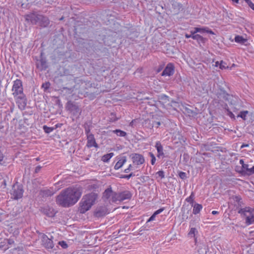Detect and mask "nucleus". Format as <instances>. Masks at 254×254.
I'll list each match as a JSON object with an SVG mask.
<instances>
[{
    "mask_svg": "<svg viewBox=\"0 0 254 254\" xmlns=\"http://www.w3.org/2000/svg\"><path fill=\"white\" fill-rule=\"evenodd\" d=\"M81 190L79 188H68L63 190L56 197L57 204L68 207L77 202L81 195Z\"/></svg>",
    "mask_w": 254,
    "mask_h": 254,
    "instance_id": "f257e3e1",
    "label": "nucleus"
},
{
    "mask_svg": "<svg viewBox=\"0 0 254 254\" xmlns=\"http://www.w3.org/2000/svg\"><path fill=\"white\" fill-rule=\"evenodd\" d=\"M97 197L98 195L93 192L83 196L79 203L78 211L82 214L85 213L86 211L89 210L95 203Z\"/></svg>",
    "mask_w": 254,
    "mask_h": 254,
    "instance_id": "f03ea898",
    "label": "nucleus"
},
{
    "mask_svg": "<svg viewBox=\"0 0 254 254\" xmlns=\"http://www.w3.org/2000/svg\"><path fill=\"white\" fill-rule=\"evenodd\" d=\"M243 217L245 218V223L249 226L254 223V209L249 207L241 208L238 211Z\"/></svg>",
    "mask_w": 254,
    "mask_h": 254,
    "instance_id": "7ed1b4c3",
    "label": "nucleus"
},
{
    "mask_svg": "<svg viewBox=\"0 0 254 254\" xmlns=\"http://www.w3.org/2000/svg\"><path fill=\"white\" fill-rule=\"evenodd\" d=\"M23 192L24 190L22 185L19 184L18 182H16L13 185L12 189L10 190L11 198L18 200L22 198Z\"/></svg>",
    "mask_w": 254,
    "mask_h": 254,
    "instance_id": "20e7f679",
    "label": "nucleus"
},
{
    "mask_svg": "<svg viewBox=\"0 0 254 254\" xmlns=\"http://www.w3.org/2000/svg\"><path fill=\"white\" fill-rule=\"evenodd\" d=\"M26 19L28 20H30L32 23L35 24H36L41 21L44 22V26H46L49 24V20L48 18L41 15L32 13L28 15Z\"/></svg>",
    "mask_w": 254,
    "mask_h": 254,
    "instance_id": "39448f33",
    "label": "nucleus"
},
{
    "mask_svg": "<svg viewBox=\"0 0 254 254\" xmlns=\"http://www.w3.org/2000/svg\"><path fill=\"white\" fill-rule=\"evenodd\" d=\"M66 107L73 116L76 118H79L81 113V110L79 106L73 104L71 101H68L67 103Z\"/></svg>",
    "mask_w": 254,
    "mask_h": 254,
    "instance_id": "423d86ee",
    "label": "nucleus"
},
{
    "mask_svg": "<svg viewBox=\"0 0 254 254\" xmlns=\"http://www.w3.org/2000/svg\"><path fill=\"white\" fill-rule=\"evenodd\" d=\"M12 90L13 91V95L14 97L21 94H23L22 81L17 79L14 81Z\"/></svg>",
    "mask_w": 254,
    "mask_h": 254,
    "instance_id": "0eeeda50",
    "label": "nucleus"
},
{
    "mask_svg": "<svg viewBox=\"0 0 254 254\" xmlns=\"http://www.w3.org/2000/svg\"><path fill=\"white\" fill-rule=\"evenodd\" d=\"M131 158L132 163L136 166L142 165L145 162V159L144 156L138 153H132L129 156Z\"/></svg>",
    "mask_w": 254,
    "mask_h": 254,
    "instance_id": "6e6552de",
    "label": "nucleus"
},
{
    "mask_svg": "<svg viewBox=\"0 0 254 254\" xmlns=\"http://www.w3.org/2000/svg\"><path fill=\"white\" fill-rule=\"evenodd\" d=\"M53 237L49 238L46 235L43 234L41 238L42 245L47 249H52L54 248V245L53 241Z\"/></svg>",
    "mask_w": 254,
    "mask_h": 254,
    "instance_id": "1a4fd4ad",
    "label": "nucleus"
},
{
    "mask_svg": "<svg viewBox=\"0 0 254 254\" xmlns=\"http://www.w3.org/2000/svg\"><path fill=\"white\" fill-rule=\"evenodd\" d=\"M40 210L43 214L49 217H54L57 213V211H56L53 207L49 205L42 207Z\"/></svg>",
    "mask_w": 254,
    "mask_h": 254,
    "instance_id": "9d476101",
    "label": "nucleus"
},
{
    "mask_svg": "<svg viewBox=\"0 0 254 254\" xmlns=\"http://www.w3.org/2000/svg\"><path fill=\"white\" fill-rule=\"evenodd\" d=\"M216 95L220 99H223L225 101H230L232 96L227 93L226 91L222 88L217 93Z\"/></svg>",
    "mask_w": 254,
    "mask_h": 254,
    "instance_id": "9b49d317",
    "label": "nucleus"
},
{
    "mask_svg": "<svg viewBox=\"0 0 254 254\" xmlns=\"http://www.w3.org/2000/svg\"><path fill=\"white\" fill-rule=\"evenodd\" d=\"M15 97H16V103L18 104V106L21 107V109H24L27 104L25 95L24 94H21Z\"/></svg>",
    "mask_w": 254,
    "mask_h": 254,
    "instance_id": "f8f14e48",
    "label": "nucleus"
},
{
    "mask_svg": "<svg viewBox=\"0 0 254 254\" xmlns=\"http://www.w3.org/2000/svg\"><path fill=\"white\" fill-rule=\"evenodd\" d=\"M174 73V66L173 64L169 63L162 72V76H171Z\"/></svg>",
    "mask_w": 254,
    "mask_h": 254,
    "instance_id": "ddd939ff",
    "label": "nucleus"
},
{
    "mask_svg": "<svg viewBox=\"0 0 254 254\" xmlns=\"http://www.w3.org/2000/svg\"><path fill=\"white\" fill-rule=\"evenodd\" d=\"M108 213V209L105 206L98 207L94 212V216L99 218L105 216Z\"/></svg>",
    "mask_w": 254,
    "mask_h": 254,
    "instance_id": "4468645a",
    "label": "nucleus"
},
{
    "mask_svg": "<svg viewBox=\"0 0 254 254\" xmlns=\"http://www.w3.org/2000/svg\"><path fill=\"white\" fill-rule=\"evenodd\" d=\"M87 144L86 146L88 148L91 147H95V148L98 147V145L95 141V139L93 134H89L87 136Z\"/></svg>",
    "mask_w": 254,
    "mask_h": 254,
    "instance_id": "2eb2a0df",
    "label": "nucleus"
},
{
    "mask_svg": "<svg viewBox=\"0 0 254 254\" xmlns=\"http://www.w3.org/2000/svg\"><path fill=\"white\" fill-rule=\"evenodd\" d=\"M55 193L53 188L42 189L39 192V194L43 197H47L52 196Z\"/></svg>",
    "mask_w": 254,
    "mask_h": 254,
    "instance_id": "dca6fc26",
    "label": "nucleus"
},
{
    "mask_svg": "<svg viewBox=\"0 0 254 254\" xmlns=\"http://www.w3.org/2000/svg\"><path fill=\"white\" fill-rule=\"evenodd\" d=\"M118 198L120 201H123L126 199H130L132 196L131 193L128 190H125L119 193Z\"/></svg>",
    "mask_w": 254,
    "mask_h": 254,
    "instance_id": "f3484780",
    "label": "nucleus"
},
{
    "mask_svg": "<svg viewBox=\"0 0 254 254\" xmlns=\"http://www.w3.org/2000/svg\"><path fill=\"white\" fill-rule=\"evenodd\" d=\"M155 147L157 151V157L159 158L164 157V153L163 146L160 141H157L155 143Z\"/></svg>",
    "mask_w": 254,
    "mask_h": 254,
    "instance_id": "a211bd4d",
    "label": "nucleus"
},
{
    "mask_svg": "<svg viewBox=\"0 0 254 254\" xmlns=\"http://www.w3.org/2000/svg\"><path fill=\"white\" fill-rule=\"evenodd\" d=\"M197 253L198 254H207L208 251V246L204 243L198 244Z\"/></svg>",
    "mask_w": 254,
    "mask_h": 254,
    "instance_id": "6ab92c4d",
    "label": "nucleus"
},
{
    "mask_svg": "<svg viewBox=\"0 0 254 254\" xmlns=\"http://www.w3.org/2000/svg\"><path fill=\"white\" fill-rule=\"evenodd\" d=\"M37 67L41 70H45L48 67L46 61L45 59L41 58L37 63Z\"/></svg>",
    "mask_w": 254,
    "mask_h": 254,
    "instance_id": "aec40b11",
    "label": "nucleus"
},
{
    "mask_svg": "<svg viewBox=\"0 0 254 254\" xmlns=\"http://www.w3.org/2000/svg\"><path fill=\"white\" fill-rule=\"evenodd\" d=\"M193 39L196 40L200 46H201V44L204 45L207 41V38H204L201 35L197 34H194V36H193Z\"/></svg>",
    "mask_w": 254,
    "mask_h": 254,
    "instance_id": "412c9836",
    "label": "nucleus"
},
{
    "mask_svg": "<svg viewBox=\"0 0 254 254\" xmlns=\"http://www.w3.org/2000/svg\"><path fill=\"white\" fill-rule=\"evenodd\" d=\"M127 161V157L126 156L122 157L115 164L114 169L118 170L121 168Z\"/></svg>",
    "mask_w": 254,
    "mask_h": 254,
    "instance_id": "4be33fe9",
    "label": "nucleus"
},
{
    "mask_svg": "<svg viewBox=\"0 0 254 254\" xmlns=\"http://www.w3.org/2000/svg\"><path fill=\"white\" fill-rule=\"evenodd\" d=\"M182 218L183 219H188L189 218L188 215L190 213V209H189L188 207L186 208L183 207L182 208Z\"/></svg>",
    "mask_w": 254,
    "mask_h": 254,
    "instance_id": "5701e85b",
    "label": "nucleus"
},
{
    "mask_svg": "<svg viewBox=\"0 0 254 254\" xmlns=\"http://www.w3.org/2000/svg\"><path fill=\"white\" fill-rule=\"evenodd\" d=\"M113 191L112 190V188H108L106 189L103 193V196L106 199H109L111 198L113 194Z\"/></svg>",
    "mask_w": 254,
    "mask_h": 254,
    "instance_id": "b1692460",
    "label": "nucleus"
},
{
    "mask_svg": "<svg viewBox=\"0 0 254 254\" xmlns=\"http://www.w3.org/2000/svg\"><path fill=\"white\" fill-rule=\"evenodd\" d=\"M202 208V206L201 204L195 203L193 206V213L194 214H197L199 213L200 210Z\"/></svg>",
    "mask_w": 254,
    "mask_h": 254,
    "instance_id": "393cba45",
    "label": "nucleus"
},
{
    "mask_svg": "<svg viewBox=\"0 0 254 254\" xmlns=\"http://www.w3.org/2000/svg\"><path fill=\"white\" fill-rule=\"evenodd\" d=\"M113 132L116 134L117 136L121 137H125L127 135L126 132L119 129L113 130Z\"/></svg>",
    "mask_w": 254,
    "mask_h": 254,
    "instance_id": "a878e982",
    "label": "nucleus"
},
{
    "mask_svg": "<svg viewBox=\"0 0 254 254\" xmlns=\"http://www.w3.org/2000/svg\"><path fill=\"white\" fill-rule=\"evenodd\" d=\"M113 153H110L103 156L102 160L104 162H107L113 156Z\"/></svg>",
    "mask_w": 254,
    "mask_h": 254,
    "instance_id": "bb28decb",
    "label": "nucleus"
},
{
    "mask_svg": "<svg viewBox=\"0 0 254 254\" xmlns=\"http://www.w3.org/2000/svg\"><path fill=\"white\" fill-rule=\"evenodd\" d=\"M235 41L238 43L244 44L247 41V40L244 39L242 36L237 35L235 38Z\"/></svg>",
    "mask_w": 254,
    "mask_h": 254,
    "instance_id": "cd10ccee",
    "label": "nucleus"
},
{
    "mask_svg": "<svg viewBox=\"0 0 254 254\" xmlns=\"http://www.w3.org/2000/svg\"><path fill=\"white\" fill-rule=\"evenodd\" d=\"M249 169V165L245 164L243 166H242L241 170L239 171V172L243 175H246V174Z\"/></svg>",
    "mask_w": 254,
    "mask_h": 254,
    "instance_id": "c85d7f7f",
    "label": "nucleus"
},
{
    "mask_svg": "<svg viewBox=\"0 0 254 254\" xmlns=\"http://www.w3.org/2000/svg\"><path fill=\"white\" fill-rule=\"evenodd\" d=\"M118 195H119V193L113 192L110 200H111L113 202H116L118 201H120V199L118 198Z\"/></svg>",
    "mask_w": 254,
    "mask_h": 254,
    "instance_id": "c756f323",
    "label": "nucleus"
},
{
    "mask_svg": "<svg viewBox=\"0 0 254 254\" xmlns=\"http://www.w3.org/2000/svg\"><path fill=\"white\" fill-rule=\"evenodd\" d=\"M207 27H202V28H199V27H195L194 28L193 32L194 34H196L198 32L199 33H206V29Z\"/></svg>",
    "mask_w": 254,
    "mask_h": 254,
    "instance_id": "7c9ffc66",
    "label": "nucleus"
},
{
    "mask_svg": "<svg viewBox=\"0 0 254 254\" xmlns=\"http://www.w3.org/2000/svg\"><path fill=\"white\" fill-rule=\"evenodd\" d=\"M249 113V112L248 111H243L240 112V113L238 115L237 117H240L243 120H246V116Z\"/></svg>",
    "mask_w": 254,
    "mask_h": 254,
    "instance_id": "2f4dec72",
    "label": "nucleus"
},
{
    "mask_svg": "<svg viewBox=\"0 0 254 254\" xmlns=\"http://www.w3.org/2000/svg\"><path fill=\"white\" fill-rule=\"evenodd\" d=\"M43 128L44 131L47 133H49L52 132L55 129L54 127H48L47 126H44Z\"/></svg>",
    "mask_w": 254,
    "mask_h": 254,
    "instance_id": "473e14b6",
    "label": "nucleus"
},
{
    "mask_svg": "<svg viewBox=\"0 0 254 254\" xmlns=\"http://www.w3.org/2000/svg\"><path fill=\"white\" fill-rule=\"evenodd\" d=\"M194 195L193 192H191L190 195L189 197H188V198H187L186 200L187 202L190 203V204H192L193 203V201H194Z\"/></svg>",
    "mask_w": 254,
    "mask_h": 254,
    "instance_id": "72a5a7b5",
    "label": "nucleus"
},
{
    "mask_svg": "<svg viewBox=\"0 0 254 254\" xmlns=\"http://www.w3.org/2000/svg\"><path fill=\"white\" fill-rule=\"evenodd\" d=\"M149 156L151 158V163L152 165H154L156 162V157L151 152H149L148 153Z\"/></svg>",
    "mask_w": 254,
    "mask_h": 254,
    "instance_id": "f704fd0d",
    "label": "nucleus"
},
{
    "mask_svg": "<svg viewBox=\"0 0 254 254\" xmlns=\"http://www.w3.org/2000/svg\"><path fill=\"white\" fill-rule=\"evenodd\" d=\"M219 68L221 69H224L228 68L229 67H228V66L227 65V64L225 62H224L223 61H221L220 62Z\"/></svg>",
    "mask_w": 254,
    "mask_h": 254,
    "instance_id": "c9c22d12",
    "label": "nucleus"
},
{
    "mask_svg": "<svg viewBox=\"0 0 254 254\" xmlns=\"http://www.w3.org/2000/svg\"><path fill=\"white\" fill-rule=\"evenodd\" d=\"M135 175L134 173L133 172H131L130 173L129 175H122V176L120 177L121 178H125V179H130L131 177H133V176H135Z\"/></svg>",
    "mask_w": 254,
    "mask_h": 254,
    "instance_id": "e433bc0d",
    "label": "nucleus"
},
{
    "mask_svg": "<svg viewBox=\"0 0 254 254\" xmlns=\"http://www.w3.org/2000/svg\"><path fill=\"white\" fill-rule=\"evenodd\" d=\"M159 99L160 100H162L163 101H164L165 102H167V101H169V97L165 94H162L159 96Z\"/></svg>",
    "mask_w": 254,
    "mask_h": 254,
    "instance_id": "4c0bfd02",
    "label": "nucleus"
},
{
    "mask_svg": "<svg viewBox=\"0 0 254 254\" xmlns=\"http://www.w3.org/2000/svg\"><path fill=\"white\" fill-rule=\"evenodd\" d=\"M0 164L1 165H5L6 162L4 159V156L3 154L0 152Z\"/></svg>",
    "mask_w": 254,
    "mask_h": 254,
    "instance_id": "58836bf2",
    "label": "nucleus"
},
{
    "mask_svg": "<svg viewBox=\"0 0 254 254\" xmlns=\"http://www.w3.org/2000/svg\"><path fill=\"white\" fill-rule=\"evenodd\" d=\"M59 245H60L63 249H66L68 247V245L65 241H62L59 242Z\"/></svg>",
    "mask_w": 254,
    "mask_h": 254,
    "instance_id": "ea45409f",
    "label": "nucleus"
},
{
    "mask_svg": "<svg viewBox=\"0 0 254 254\" xmlns=\"http://www.w3.org/2000/svg\"><path fill=\"white\" fill-rule=\"evenodd\" d=\"M179 176L182 180H185L187 178L186 173L184 172H180Z\"/></svg>",
    "mask_w": 254,
    "mask_h": 254,
    "instance_id": "a19ab883",
    "label": "nucleus"
},
{
    "mask_svg": "<svg viewBox=\"0 0 254 254\" xmlns=\"http://www.w3.org/2000/svg\"><path fill=\"white\" fill-rule=\"evenodd\" d=\"M50 86V83L49 82L44 83H43V84L42 85V88H43L44 89L45 91H46L48 89H49Z\"/></svg>",
    "mask_w": 254,
    "mask_h": 254,
    "instance_id": "79ce46f5",
    "label": "nucleus"
},
{
    "mask_svg": "<svg viewBox=\"0 0 254 254\" xmlns=\"http://www.w3.org/2000/svg\"><path fill=\"white\" fill-rule=\"evenodd\" d=\"M253 174H254V166L252 167L251 168H249L248 172H247V173L246 174V175L247 176H251Z\"/></svg>",
    "mask_w": 254,
    "mask_h": 254,
    "instance_id": "37998d69",
    "label": "nucleus"
},
{
    "mask_svg": "<svg viewBox=\"0 0 254 254\" xmlns=\"http://www.w3.org/2000/svg\"><path fill=\"white\" fill-rule=\"evenodd\" d=\"M190 34H188L187 33H186L185 34V37L186 38H191L192 39H193V36H194V33L193 32V31L191 30L190 31Z\"/></svg>",
    "mask_w": 254,
    "mask_h": 254,
    "instance_id": "c03bdc74",
    "label": "nucleus"
},
{
    "mask_svg": "<svg viewBox=\"0 0 254 254\" xmlns=\"http://www.w3.org/2000/svg\"><path fill=\"white\" fill-rule=\"evenodd\" d=\"M156 175H157L161 179H163L165 178L164 172L163 171H159L156 173Z\"/></svg>",
    "mask_w": 254,
    "mask_h": 254,
    "instance_id": "a18cd8bd",
    "label": "nucleus"
},
{
    "mask_svg": "<svg viewBox=\"0 0 254 254\" xmlns=\"http://www.w3.org/2000/svg\"><path fill=\"white\" fill-rule=\"evenodd\" d=\"M249 5V6L254 10V3H253L250 0H244Z\"/></svg>",
    "mask_w": 254,
    "mask_h": 254,
    "instance_id": "49530a36",
    "label": "nucleus"
},
{
    "mask_svg": "<svg viewBox=\"0 0 254 254\" xmlns=\"http://www.w3.org/2000/svg\"><path fill=\"white\" fill-rule=\"evenodd\" d=\"M6 132V129L4 127L0 125V133H1L2 134H5Z\"/></svg>",
    "mask_w": 254,
    "mask_h": 254,
    "instance_id": "de8ad7c7",
    "label": "nucleus"
},
{
    "mask_svg": "<svg viewBox=\"0 0 254 254\" xmlns=\"http://www.w3.org/2000/svg\"><path fill=\"white\" fill-rule=\"evenodd\" d=\"M227 114L231 118L235 119V115L230 111L229 109H227Z\"/></svg>",
    "mask_w": 254,
    "mask_h": 254,
    "instance_id": "09e8293b",
    "label": "nucleus"
},
{
    "mask_svg": "<svg viewBox=\"0 0 254 254\" xmlns=\"http://www.w3.org/2000/svg\"><path fill=\"white\" fill-rule=\"evenodd\" d=\"M85 132L87 136L89 134H93L92 133H90V128L89 127H85Z\"/></svg>",
    "mask_w": 254,
    "mask_h": 254,
    "instance_id": "8fccbe9b",
    "label": "nucleus"
},
{
    "mask_svg": "<svg viewBox=\"0 0 254 254\" xmlns=\"http://www.w3.org/2000/svg\"><path fill=\"white\" fill-rule=\"evenodd\" d=\"M132 166L131 164H130L128 167L125 170H124V172L126 173H128L129 172H130L131 170H132Z\"/></svg>",
    "mask_w": 254,
    "mask_h": 254,
    "instance_id": "3c124183",
    "label": "nucleus"
},
{
    "mask_svg": "<svg viewBox=\"0 0 254 254\" xmlns=\"http://www.w3.org/2000/svg\"><path fill=\"white\" fill-rule=\"evenodd\" d=\"M160 125H161V123L160 122L154 121V122H153V123H152V127H159V126H160Z\"/></svg>",
    "mask_w": 254,
    "mask_h": 254,
    "instance_id": "603ef678",
    "label": "nucleus"
},
{
    "mask_svg": "<svg viewBox=\"0 0 254 254\" xmlns=\"http://www.w3.org/2000/svg\"><path fill=\"white\" fill-rule=\"evenodd\" d=\"M196 231V229L195 228H191L190 231L189 235H194L195 232Z\"/></svg>",
    "mask_w": 254,
    "mask_h": 254,
    "instance_id": "864d4df0",
    "label": "nucleus"
},
{
    "mask_svg": "<svg viewBox=\"0 0 254 254\" xmlns=\"http://www.w3.org/2000/svg\"><path fill=\"white\" fill-rule=\"evenodd\" d=\"M164 210V208H160L158 210H156L154 212V214L156 216L157 215L160 214Z\"/></svg>",
    "mask_w": 254,
    "mask_h": 254,
    "instance_id": "5fc2aeb1",
    "label": "nucleus"
},
{
    "mask_svg": "<svg viewBox=\"0 0 254 254\" xmlns=\"http://www.w3.org/2000/svg\"><path fill=\"white\" fill-rule=\"evenodd\" d=\"M206 33L214 35V33L213 31H212L211 29H209L208 27L206 28Z\"/></svg>",
    "mask_w": 254,
    "mask_h": 254,
    "instance_id": "6e6d98bb",
    "label": "nucleus"
},
{
    "mask_svg": "<svg viewBox=\"0 0 254 254\" xmlns=\"http://www.w3.org/2000/svg\"><path fill=\"white\" fill-rule=\"evenodd\" d=\"M156 215L153 213V214L147 220V222H150L154 220Z\"/></svg>",
    "mask_w": 254,
    "mask_h": 254,
    "instance_id": "4d7b16f0",
    "label": "nucleus"
},
{
    "mask_svg": "<svg viewBox=\"0 0 254 254\" xmlns=\"http://www.w3.org/2000/svg\"><path fill=\"white\" fill-rule=\"evenodd\" d=\"M41 169V167L40 166H37L35 168V172L36 173H38L40 171Z\"/></svg>",
    "mask_w": 254,
    "mask_h": 254,
    "instance_id": "13d9d810",
    "label": "nucleus"
},
{
    "mask_svg": "<svg viewBox=\"0 0 254 254\" xmlns=\"http://www.w3.org/2000/svg\"><path fill=\"white\" fill-rule=\"evenodd\" d=\"M178 135H179L178 139H179L180 141V142H181L182 141H184V138H183V136H182L180 134H178Z\"/></svg>",
    "mask_w": 254,
    "mask_h": 254,
    "instance_id": "bf43d9fd",
    "label": "nucleus"
},
{
    "mask_svg": "<svg viewBox=\"0 0 254 254\" xmlns=\"http://www.w3.org/2000/svg\"><path fill=\"white\" fill-rule=\"evenodd\" d=\"M249 146V144H243L242 145H241V148H244V147H248Z\"/></svg>",
    "mask_w": 254,
    "mask_h": 254,
    "instance_id": "052dcab7",
    "label": "nucleus"
},
{
    "mask_svg": "<svg viewBox=\"0 0 254 254\" xmlns=\"http://www.w3.org/2000/svg\"><path fill=\"white\" fill-rule=\"evenodd\" d=\"M215 66L216 67L220 66V62L218 61L216 62L215 63Z\"/></svg>",
    "mask_w": 254,
    "mask_h": 254,
    "instance_id": "680f3d73",
    "label": "nucleus"
},
{
    "mask_svg": "<svg viewBox=\"0 0 254 254\" xmlns=\"http://www.w3.org/2000/svg\"><path fill=\"white\" fill-rule=\"evenodd\" d=\"M240 164L242 165V166H243V165H244L245 164L244 161V160L243 159H241L240 160Z\"/></svg>",
    "mask_w": 254,
    "mask_h": 254,
    "instance_id": "e2e57ef3",
    "label": "nucleus"
},
{
    "mask_svg": "<svg viewBox=\"0 0 254 254\" xmlns=\"http://www.w3.org/2000/svg\"><path fill=\"white\" fill-rule=\"evenodd\" d=\"M219 213V212L217 211H215V210H214L212 212V214H213V215H216V214H217Z\"/></svg>",
    "mask_w": 254,
    "mask_h": 254,
    "instance_id": "0e129e2a",
    "label": "nucleus"
},
{
    "mask_svg": "<svg viewBox=\"0 0 254 254\" xmlns=\"http://www.w3.org/2000/svg\"><path fill=\"white\" fill-rule=\"evenodd\" d=\"M224 108L225 109V110L227 111V109H229L228 108V106L227 105V104H225L224 105Z\"/></svg>",
    "mask_w": 254,
    "mask_h": 254,
    "instance_id": "69168bd1",
    "label": "nucleus"
},
{
    "mask_svg": "<svg viewBox=\"0 0 254 254\" xmlns=\"http://www.w3.org/2000/svg\"><path fill=\"white\" fill-rule=\"evenodd\" d=\"M233 2H235L236 3H239V0H232Z\"/></svg>",
    "mask_w": 254,
    "mask_h": 254,
    "instance_id": "338daca9",
    "label": "nucleus"
},
{
    "mask_svg": "<svg viewBox=\"0 0 254 254\" xmlns=\"http://www.w3.org/2000/svg\"><path fill=\"white\" fill-rule=\"evenodd\" d=\"M2 184H3L5 186H6V181H5V180H4V181H3Z\"/></svg>",
    "mask_w": 254,
    "mask_h": 254,
    "instance_id": "774afa93",
    "label": "nucleus"
}]
</instances>
